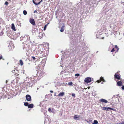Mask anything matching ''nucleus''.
<instances>
[{"label": "nucleus", "instance_id": "nucleus-43", "mask_svg": "<svg viewBox=\"0 0 124 124\" xmlns=\"http://www.w3.org/2000/svg\"><path fill=\"white\" fill-rule=\"evenodd\" d=\"M46 122V121L45 120V122H44V123H45Z\"/></svg>", "mask_w": 124, "mask_h": 124}, {"label": "nucleus", "instance_id": "nucleus-20", "mask_svg": "<svg viewBox=\"0 0 124 124\" xmlns=\"http://www.w3.org/2000/svg\"><path fill=\"white\" fill-rule=\"evenodd\" d=\"M28 103V102H25L24 103V105L25 106H28L29 105Z\"/></svg>", "mask_w": 124, "mask_h": 124}, {"label": "nucleus", "instance_id": "nucleus-39", "mask_svg": "<svg viewBox=\"0 0 124 124\" xmlns=\"http://www.w3.org/2000/svg\"><path fill=\"white\" fill-rule=\"evenodd\" d=\"M122 82H123V81H124V80L123 79V80H122V79L121 80V81Z\"/></svg>", "mask_w": 124, "mask_h": 124}, {"label": "nucleus", "instance_id": "nucleus-34", "mask_svg": "<svg viewBox=\"0 0 124 124\" xmlns=\"http://www.w3.org/2000/svg\"><path fill=\"white\" fill-rule=\"evenodd\" d=\"M36 68L38 70V69H39V67H36Z\"/></svg>", "mask_w": 124, "mask_h": 124}, {"label": "nucleus", "instance_id": "nucleus-28", "mask_svg": "<svg viewBox=\"0 0 124 124\" xmlns=\"http://www.w3.org/2000/svg\"><path fill=\"white\" fill-rule=\"evenodd\" d=\"M32 58L34 60H35L36 59V58H35V57L34 56H32Z\"/></svg>", "mask_w": 124, "mask_h": 124}, {"label": "nucleus", "instance_id": "nucleus-29", "mask_svg": "<svg viewBox=\"0 0 124 124\" xmlns=\"http://www.w3.org/2000/svg\"><path fill=\"white\" fill-rule=\"evenodd\" d=\"M5 4L7 5H8V3L7 1H6L5 2Z\"/></svg>", "mask_w": 124, "mask_h": 124}, {"label": "nucleus", "instance_id": "nucleus-35", "mask_svg": "<svg viewBox=\"0 0 124 124\" xmlns=\"http://www.w3.org/2000/svg\"><path fill=\"white\" fill-rule=\"evenodd\" d=\"M50 92L51 93H53V91H52V90H51L50 91Z\"/></svg>", "mask_w": 124, "mask_h": 124}, {"label": "nucleus", "instance_id": "nucleus-19", "mask_svg": "<svg viewBox=\"0 0 124 124\" xmlns=\"http://www.w3.org/2000/svg\"><path fill=\"white\" fill-rule=\"evenodd\" d=\"M23 13L24 15H26L27 14V12L25 10L23 11Z\"/></svg>", "mask_w": 124, "mask_h": 124}, {"label": "nucleus", "instance_id": "nucleus-15", "mask_svg": "<svg viewBox=\"0 0 124 124\" xmlns=\"http://www.w3.org/2000/svg\"><path fill=\"white\" fill-rule=\"evenodd\" d=\"M41 1H42V0L40 2H39L38 3H36L35 2V1L34 0H32V1H33V3L35 5H39L40 4V3L41 2Z\"/></svg>", "mask_w": 124, "mask_h": 124}, {"label": "nucleus", "instance_id": "nucleus-17", "mask_svg": "<svg viewBox=\"0 0 124 124\" xmlns=\"http://www.w3.org/2000/svg\"><path fill=\"white\" fill-rule=\"evenodd\" d=\"M20 63L21 66H22L23 64V62L21 60H20Z\"/></svg>", "mask_w": 124, "mask_h": 124}, {"label": "nucleus", "instance_id": "nucleus-10", "mask_svg": "<svg viewBox=\"0 0 124 124\" xmlns=\"http://www.w3.org/2000/svg\"><path fill=\"white\" fill-rule=\"evenodd\" d=\"M11 29L14 31H16L14 25L13 23H12L11 25Z\"/></svg>", "mask_w": 124, "mask_h": 124}, {"label": "nucleus", "instance_id": "nucleus-8", "mask_svg": "<svg viewBox=\"0 0 124 124\" xmlns=\"http://www.w3.org/2000/svg\"><path fill=\"white\" fill-rule=\"evenodd\" d=\"M110 107H103L102 109L104 110H110Z\"/></svg>", "mask_w": 124, "mask_h": 124}, {"label": "nucleus", "instance_id": "nucleus-44", "mask_svg": "<svg viewBox=\"0 0 124 124\" xmlns=\"http://www.w3.org/2000/svg\"><path fill=\"white\" fill-rule=\"evenodd\" d=\"M103 82H102V83H101V84H103Z\"/></svg>", "mask_w": 124, "mask_h": 124}, {"label": "nucleus", "instance_id": "nucleus-32", "mask_svg": "<svg viewBox=\"0 0 124 124\" xmlns=\"http://www.w3.org/2000/svg\"><path fill=\"white\" fill-rule=\"evenodd\" d=\"M2 58V57L1 55H0V60Z\"/></svg>", "mask_w": 124, "mask_h": 124}, {"label": "nucleus", "instance_id": "nucleus-9", "mask_svg": "<svg viewBox=\"0 0 124 124\" xmlns=\"http://www.w3.org/2000/svg\"><path fill=\"white\" fill-rule=\"evenodd\" d=\"M64 92H62L60 93L57 96H62L64 95Z\"/></svg>", "mask_w": 124, "mask_h": 124}, {"label": "nucleus", "instance_id": "nucleus-46", "mask_svg": "<svg viewBox=\"0 0 124 124\" xmlns=\"http://www.w3.org/2000/svg\"><path fill=\"white\" fill-rule=\"evenodd\" d=\"M45 0L46 1V0Z\"/></svg>", "mask_w": 124, "mask_h": 124}, {"label": "nucleus", "instance_id": "nucleus-38", "mask_svg": "<svg viewBox=\"0 0 124 124\" xmlns=\"http://www.w3.org/2000/svg\"><path fill=\"white\" fill-rule=\"evenodd\" d=\"M8 81L7 80H6V84H7Z\"/></svg>", "mask_w": 124, "mask_h": 124}, {"label": "nucleus", "instance_id": "nucleus-2", "mask_svg": "<svg viewBox=\"0 0 124 124\" xmlns=\"http://www.w3.org/2000/svg\"><path fill=\"white\" fill-rule=\"evenodd\" d=\"M26 100L28 101H30L31 100V97L29 95L27 94L26 96Z\"/></svg>", "mask_w": 124, "mask_h": 124}, {"label": "nucleus", "instance_id": "nucleus-1", "mask_svg": "<svg viewBox=\"0 0 124 124\" xmlns=\"http://www.w3.org/2000/svg\"><path fill=\"white\" fill-rule=\"evenodd\" d=\"M84 81L87 83L90 82L92 81V83H93V79L92 78L87 77L85 79Z\"/></svg>", "mask_w": 124, "mask_h": 124}, {"label": "nucleus", "instance_id": "nucleus-36", "mask_svg": "<svg viewBox=\"0 0 124 124\" xmlns=\"http://www.w3.org/2000/svg\"><path fill=\"white\" fill-rule=\"evenodd\" d=\"M56 93H57L56 92H55V93H54V96H56Z\"/></svg>", "mask_w": 124, "mask_h": 124}, {"label": "nucleus", "instance_id": "nucleus-27", "mask_svg": "<svg viewBox=\"0 0 124 124\" xmlns=\"http://www.w3.org/2000/svg\"><path fill=\"white\" fill-rule=\"evenodd\" d=\"M115 47L117 49V50H118L119 49V48H118V46L117 45H115Z\"/></svg>", "mask_w": 124, "mask_h": 124}, {"label": "nucleus", "instance_id": "nucleus-31", "mask_svg": "<svg viewBox=\"0 0 124 124\" xmlns=\"http://www.w3.org/2000/svg\"><path fill=\"white\" fill-rule=\"evenodd\" d=\"M122 90H124V85H123L121 87Z\"/></svg>", "mask_w": 124, "mask_h": 124}, {"label": "nucleus", "instance_id": "nucleus-5", "mask_svg": "<svg viewBox=\"0 0 124 124\" xmlns=\"http://www.w3.org/2000/svg\"><path fill=\"white\" fill-rule=\"evenodd\" d=\"M45 59L42 60V61L41 62V64L42 65V67H43L45 66Z\"/></svg>", "mask_w": 124, "mask_h": 124}, {"label": "nucleus", "instance_id": "nucleus-16", "mask_svg": "<svg viewBox=\"0 0 124 124\" xmlns=\"http://www.w3.org/2000/svg\"><path fill=\"white\" fill-rule=\"evenodd\" d=\"M98 123V122L97 120H94L93 123V124H97Z\"/></svg>", "mask_w": 124, "mask_h": 124}, {"label": "nucleus", "instance_id": "nucleus-6", "mask_svg": "<svg viewBox=\"0 0 124 124\" xmlns=\"http://www.w3.org/2000/svg\"><path fill=\"white\" fill-rule=\"evenodd\" d=\"M101 81H102L103 82H105V81L104 79L103 78V77H101L100 78V80H98L97 81V82L99 83L101 82Z\"/></svg>", "mask_w": 124, "mask_h": 124}, {"label": "nucleus", "instance_id": "nucleus-3", "mask_svg": "<svg viewBox=\"0 0 124 124\" xmlns=\"http://www.w3.org/2000/svg\"><path fill=\"white\" fill-rule=\"evenodd\" d=\"M30 23L33 25H35V21L34 19L32 18H31L30 19Z\"/></svg>", "mask_w": 124, "mask_h": 124}, {"label": "nucleus", "instance_id": "nucleus-18", "mask_svg": "<svg viewBox=\"0 0 124 124\" xmlns=\"http://www.w3.org/2000/svg\"><path fill=\"white\" fill-rule=\"evenodd\" d=\"M69 55L68 54H66L64 56V58H68V57H69Z\"/></svg>", "mask_w": 124, "mask_h": 124}, {"label": "nucleus", "instance_id": "nucleus-25", "mask_svg": "<svg viewBox=\"0 0 124 124\" xmlns=\"http://www.w3.org/2000/svg\"><path fill=\"white\" fill-rule=\"evenodd\" d=\"M72 96L73 97H75V94H74V93H73L72 94Z\"/></svg>", "mask_w": 124, "mask_h": 124}, {"label": "nucleus", "instance_id": "nucleus-23", "mask_svg": "<svg viewBox=\"0 0 124 124\" xmlns=\"http://www.w3.org/2000/svg\"><path fill=\"white\" fill-rule=\"evenodd\" d=\"M110 109L114 111H116V109L115 108H110Z\"/></svg>", "mask_w": 124, "mask_h": 124}, {"label": "nucleus", "instance_id": "nucleus-45", "mask_svg": "<svg viewBox=\"0 0 124 124\" xmlns=\"http://www.w3.org/2000/svg\"><path fill=\"white\" fill-rule=\"evenodd\" d=\"M48 24H49V23H47V25H48Z\"/></svg>", "mask_w": 124, "mask_h": 124}, {"label": "nucleus", "instance_id": "nucleus-24", "mask_svg": "<svg viewBox=\"0 0 124 124\" xmlns=\"http://www.w3.org/2000/svg\"><path fill=\"white\" fill-rule=\"evenodd\" d=\"M46 25L44 27V30H45L46 29Z\"/></svg>", "mask_w": 124, "mask_h": 124}, {"label": "nucleus", "instance_id": "nucleus-12", "mask_svg": "<svg viewBox=\"0 0 124 124\" xmlns=\"http://www.w3.org/2000/svg\"><path fill=\"white\" fill-rule=\"evenodd\" d=\"M100 101L101 102H105V103H107L108 102V101L104 99H102L100 100Z\"/></svg>", "mask_w": 124, "mask_h": 124}, {"label": "nucleus", "instance_id": "nucleus-37", "mask_svg": "<svg viewBox=\"0 0 124 124\" xmlns=\"http://www.w3.org/2000/svg\"><path fill=\"white\" fill-rule=\"evenodd\" d=\"M15 70H13L12 71V72H14H14H15Z\"/></svg>", "mask_w": 124, "mask_h": 124}, {"label": "nucleus", "instance_id": "nucleus-7", "mask_svg": "<svg viewBox=\"0 0 124 124\" xmlns=\"http://www.w3.org/2000/svg\"><path fill=\"white\" fill-rule=\"evenodd\" d=\"M115 78H116L118 79H120V76L118 75L116 73L115 74Z\"/></svg>", "mask_w": 124, "mask_h": 124}, {"label": "nucleus", "instance_id": "nucleus-42", "mask_svg": "<svg viewBox=\"0 0 124 124\" xmlns=\"http://www.w3.org/2000/svg\"><path fill=\"white\" fill-rule=\"evenodd\" d=\"M88 89H89L90 88V87H88Z\"/></svg>", "mask_w": 124, "mask_h": 124}, {"label": "nucleus", "instance_id": "nucleus-14", "mask_svg": "<svg viewBox=\"0 0 124 124\" xmlns=\"http://www.w3.org/2000/svg\"><path fill=\"white\" fill-rule=\"evenodd\" d=\"M28 107L29 108H31L33 107V104L29 105Z\"/></svg>", "mask_w": 124, "mask_h": 124}, {"label": "nucleus", "instance_id": "nucleus-4", "mask_svg": "<svg viewBox=\"0 0 124 124\" xmlns=\"http://www.w3.org/2000/svg\"><path fill=\"white\" fill-rule=\"evenodd\" d=\"M64 24L63 23L60 30V31L61 32H63L64 31Z\"/></svg>", "mask_w": 124, "mask_h": 124}, {"label": "nucleus", "instance_id": "nucleus-13", "mask_svg": "<svg viewBox=\"0 0 124 124\" xmlns=\"http://www.w3.org/2000/svg\"><path fill=\"white\" fill-rule=\"evenodd\" d=\"M79 117V116L75 115L74 116V119L75 120H78V119Z\"/></svg>", "mask_w": 124, "mask_h": 124}, {"label": "nucleus", "instance_id": "nucleus-41", "mask_svg": "<svg viewBox=\"0 0 124 124\" xmlns=\"http://www.w3.org/2000/svg\"><path fill=\"white\" fill-rule=\"evenodd\" d=\"M37 12V11H36V10H35V11H34V12Z\"/></svg>", "mask_w": 124, "mask_h": 124}, {"label": "nucleus", "instance_id": "nucleus-26", "mask_svg": "<svg viewBox=\"0 0 124 124\" xmlns=\"http://www.w3.org/2000/svg\"><path fill=\"white\" fill-rule=\"evenodd\" d=\"M115 51V48H113L112 50H111V52H112Z\"/></svg>", "mask_w": 124, "mask_h": 124}, {"label": "nucleus", "instance_id": "nucleus-21", "mask_svg": "<svg viewBox=\"0 0 124 124\" xmlns=\"http://www.w3.org/2000/svg\"><path fill=\"white\" fill-rule=\"evenodd\" d=\"M72 82H70L68 83V85H72Z\"/></svg>", "mask_w": 124, "mask_h": 124}, {"label": "nucleus", "instance_id": "nucleus-40", "mask_svg": "<svg viewBox=\"0 0 124 124\" xmlns=\"http://www.w3.org/2000/svg\"><path fill=\"white\" fill-rule=\"evenodd\" d=\"M63 58V57H62V58H61V59L62 60V59Z\"/></svg>", "mask_w": 124, "mask_h": 124}, {"label": "nucleus", "instance_id": "nucleus-33", "mask_svg": "<svg viewBox=\"0 0 124 124\" xmlns=\"http://www.w3.org/2000/svg\"><path fill=\"white\" fill-rule=\"evenodd\" d=\"M119 124H124V121L122 122V123H119Z\"/></svg>", "mask_w": 124, "mask_h": 124}, {"label": "nucleus", "instance_id": "nucleus-30", "mask_svg": "<svg viewBox=\"0 0 124 124\" xmlns=\"http://www.w3.org/2000/svg\"><path fill=\"white\" fill-rule=\"evenodd\" d=\"M51 108H49L48 109V111L49 112H50L51 111Z\"/></svg>", "mask_w": 124, "mask_h": 124}, {"label": "nucleus", "instance_id": "nucleus-22", "mask_svg": "<svg viewBox=\"0 0 124 124\" xmlns=\"http://www.w3.org/2000/svg\"><path fill=\"white\" fill-rule=\"evenodd\" d=\"M80 76V74H76L75 75V76Z\"/></svg>", "mask_w": 124, "mask_h": 124}, {"label": "nucleus", "instance_id": "nucleus-11", "mask_svg": "<svg viewBox=\"0 0 124 124\" xmlns=\"http://www.w3.org/2000/svg\"><path fill=\"white\" fill-rule=\"evenodd\" d=\"M117 84L119 86H121L122 85V82L121 81L117 82Z\"/></svg>", "mask_w": 124, "mask_h": 124}]
</instances>
